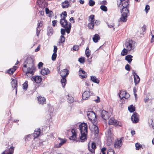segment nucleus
Segmentation results:
<instances>
[{"instance_id": "nucleus-31", "label": "nucleus", "mask_w": 154, "mask_h": 154, "mask_svg": "<svg viewBox=\"0 0 154 154\" xmlns=\"http://www.w3.org/2000/svg\"><path fill=\"white\" fill-rule=\"evenodd\" d=\"M132 56L131 55H128L125 57V60L127 61L128 63H130L132 60Z\"/></svg>"}, {"instance_id": "nucleus-33", "label": "nucleus", "mask_w": 154, "mask_h": 154, "mask_svg": "<svg viewBox=\"0 0 154 154\" xmlns=\"http://www.w3.org/2000/svg\"><path fill=\"white\" fill-rule=\"evenodd\" d=\"M128 109L131 112H134L135 110V107L132 105H131L128 107Z\"/></svg>"}, {"instance_id": "nucleus-17", "label": "nucleus", "mask_w": 154, "mask_h": 154, "mask_svg": "<svg viewBox=\"0 0 154 154\" xmlns=\"http://www.w3.org/2000/svg\"><path fill=\"white\" fill-rule=\"evenodd\" d=\"M92 93H91V94H90L89 91H84L82 94V98L84 100H86L90 95H92Z\"/></svg>"}, {"instance_id": "nucleus-63", "label": "nucleus", "mask_w": 154, "mask_h": 154, "mask_svg": "<svg viewBox=\"0 0 154 154\" xmlns=\"http://www.w3.org/2000/svg\"><path fill=\"white\" fill-rule=\"evenodd\" d=\"M125 100L123 98H120V101L121 102V104H123L125 103Z\"/></svg>"}, {"instance_id": "nucleus-54", "label": "nucleus", "mask_w": 154, "mask_h": 154, "mask_svg": "<svg viewBox=\"0 0 154 154\" xmlns=\"http://www.w3.org/2000/svg\"><path fill=\"white\" fill-rule=\"evenodd\" d=\"M41 30V29L36 28V34L37 36H39Z\"/></svg>"}, {"instance_id": "nucleus-13", "label": "nucleus", "mask_w": 154, "mask_h": 154, "mask_svg": "<svg viewBox=\"0 0 154 154\" xmlns=\"http://www.w3.org/2000/svg\"><path fill=\"white\" fill-rule=\"evenodd\" d=\"M14 147L12 146L9 147L8 146L6 150L4 151L1 154H13Z\"/></svg>"}, {"instance_id": "nucleus-50", "label": "nucleus", "mask_w": 154, "mask_h": 154, "mask_svg": "<svg viewBox=\"0 0 154 154\" xmlns=\"http://www.w3.org/2000/svg\"><path fill=\"white\" fill-rule=\"evenodd\" d=\"M125 69L127 71H130L131 69L130 65L128 64H127L125 66Z\"/></svg>"}, {"instance_id": "nucleus-22", "label": "nucleus", "mask_w": 154, "mask_h": 154, "mask_svg": "<svg viewBox=\"0 0 154 154\" xmlns=\"http://www.w3.org/2000/svg\"><path fill=\"white\" fill-rule=\"evenodd\" d=\"M50 71L49 69L46 68H44L42 69L40 72L43 75H47L49 73Z\"/></svg>"}, {"instance_id": "nucleus-51", "label": "nucleus", "mask_w": 154, "mask_h": 154, "mask_svg": "<svg viewBox=\"0 0 154 154\" xmlns=\"http://www.w3.org/2000/svg\"><path fill=\"white\" fill-rule=\"evenodd\" d=\"M79 61L82 63H83L85 62V59L84 57H80L79 58Z\"/></svg>"}, {"instance_id": "nucleus-30", "label": "nucleus", "mask_w": 154, "mask_h": 154, "mask_svg": "<svg viewBox=\"0 0 154 154\" xmlns=\"http://www.w3.org/2000/svg\"><path fill=\"white\" fill-rule=\"evenodd\" d=\"M91 80L94 83H98L99 82V80H98L95 76H91Z\"/></svg>"}, {"instance_id": "nucleus-61", "label": "nucleus", "mask_w": 154, "mask_h": 154, "mask_svg": "<svg viewBox=\"0 0 154 154\" xmlns=\"http://www.w3.org/2000/svg\"><path fill=\"white\" fill-rule=\"evenodd\" d=\"M101 4L104 5H106L107 4V2L106 1V0H103L102 1L101 3Z\"/></svg>"}, {"instance_id": "nucleus-49", "label": "nucleus", "mask_w": 154, "mask_h": 154, "mask_svg": "<svg viewBox=\"0 0 154 154\" xmlns=\"http://www.w3.org/2000/svg\"><path fill=\"white\" fill-rule=\"evenodd\" d=\"M43 25L42 23V22L40 21L39 23H38L37 24V26L36 27L37 28L40 29L42 26Z\"/></svg>"}, {"instance_id": "nucleus-2", "label": "nucleus", "mask_w": 154, "mask_h": 154, "mask_svg": "<svg viewBox=\"0 0 154 154\" xmlns=\"http://www.w3.org/2000/svg\"><path fill=\"white\" fill-rule=\"evenodd\" d=\"M117 5L119 8L122 12L119 19L120 21L125 22L127 21V17L129 15V2H123L121 1L117 2Z\"/></svg>"}, {"instance_id": "nucleus-15", "label": "nucleus", "mask_w": 154, "mask_h": 154, "mask_svg": "<svg viewBox=\"0 0 154 154\" xmlns=\"http://www.w3.org/2000/svg\"><path fill=\"white\" fill-rule=\"evenodd\" d=\"M139 115L136 112H134L131 117V120L134 123H137L139 121Z\"/></svg>"}, {"instance_id": "nucleus-35", "label": "nucleus", "mask_w": 154, "mask_h": 154, "mask_svg": "<svg viewBox=\"0 0 154 154\" xmlns=\"http://www.w3.org/2000/svg\"><path fill=\"white\" fill-rule=\"evenodd\" d=\"M128 50L125 48H124L122 51L121 52V55L122 56H124L127 55L128 53Z\"/></svg>"}, {"instance_id": "nucleus-29", "label": "nucleus", "mask_w": 154, "mask_h": 154, "mask_svg": "<svg viewBox=\"0 0 154 154\" xmlns=\"http://www.w3.org/2000/svg\"><path fill=\"white\" fill-rule=\"evenodd\" d=\"M47 33L48 35L51 36L53 34L52 28L51 26H49L47 29Z\"/></svg>"}, {"instance_id": "nucleus-57", "label": "nucleus", "mask_w": 154, "mask_h": 154, "mask_svg": "<svg viewBox=\"0 0 154 154\" xmlns=\"http://www.w3.org/2000/svg\"><path fill=\"white\" fill-rule=\"evenodd\" d=\"M143 32H145L146 30V26L145 25H143L141 28Z\"/></svg>"}, {"instance_id": "nucleus-23", "label": "nucleus", "mask_w": 154, "mask_h": 154, "mask_svg": "<svg viewBox=\"0 0 154 154\" xmlns=\"http://www.w3.org/2000/svg\"><path fill=\"white\" fill-rule=\"evenodd\" d=\"M40 132V129H37L33 133V136L34 139L38 137L39 136Z\"/></svg>"}, {"instance_id": "nucleus-14", "label": "nucleus", "mask_w": 154, "mask_h": 154, "mask_svg": "<svg viewBox=\"0 0 154 154\" xmlns=\"http://www.w3.org/2000/svg\"><path fill=\"white\" fill-rule=\"evenodd\" d=\"M129 94L125 91H120L119 95L120 98L128 99L130 97Z\"/></svg>"}, {"instance_id": "nucleus-37", "label": "nucleus", "mask_w": 154, "mask_h": 154, "mask_svg": "<svg viewBox=\"0 0 154 154\" xmlns=\"http://www.w3.org/2000/svg\"><path fill=\"white\" fill-rule=\"evenodd\" d=\"M151 35L152 36V38L151 40V42L152 43L154 42V31L152 30L151 32Z\"/></svg>"}, {"instance_id": "nucleus-48", "label": "nucleus", "mask_w": 154, "mask_h": 154, "mask_svg": "<svg viewBox=\"0 0 154 154\" xmlns=\"http://www.w3.org/2000/svg\"><path fill=\"white\" fill-rule=\"evenodd\" d=\"M73 50L75 51H77L79 49V46L78 45H75L72 48Z\"/></svg>"}, {"instance_id": "nucleus-27", "label": "nucleus", "mask_w": 154, "mask_h": 154, "mask_svg": "<svg viewBox=\"0 0 154 154\" xmlns=\"http://www.w3.org/2000/svg\"><path fill=\"white\" fill-rule=\"evenodd\" d=\"M100 38L99 35L97 34H95L93 38V40L94 42L96 43L98 42Z\"/></svg>"}, {"instance_id": "nucleus-46", "label": "nucleus", "mask_w": 154, "mask_h": 154, "mask_svg": "<svg viewBox=\"0 0 154 154\" xmlns=\"http://www.w3.org/2000/svg\"><path fill=\"white\" fill-rule=\"evenodd\" d=\"M23 89H26L28 87L27 82H25L23 84Z\"/></svg>"}, {"instance_id": "nucleus-42", "label": "nucleus", "mask_w": 154, "mask_h": 154, "mask_svg": "<svg viewBox=\"0 0 154 154\" xmlns=\"http://www.w3.org/2000/svg\"><path fill=\"white\" fill-rule=\"evenodd\" d=\"M135 146L136 149L137 150H139L140 148L142 147V145L138 143H135Z\"/></svg>"}, {"instance_id": "nucleus-64", "label": "nucleus", "mask_w": 154, "mask_h": 154, "mask_svg": "<svg viewBox=\"0 0 154 154\" xmlns=\"http://www.w3.org/2000/svg\"><path fill=\"white\" fill-rule=\"evenodd\" d=\"M40 49V47L39 46H38L37 48L35 50V51L37 52L39 51Z\"/></svg>"}, {"instance_id": "nucleus-6", "label": "nucleus", "mask_w": 154, "mask_h": 154, "mask_svg": "<svg viewBox=\"0 0 154 154\" xmlns=\"http://www.w3.org/2000/svg\"><path fill=\"white\" fill-rule=\"evenodd\" d=\"M112 112L111 111H107L103 110L101 112V117L104 120H107L111 116Z\"/></svg>"}, {"instance_id": "nucleus-44", "label": "nucleus", "mask_w": 154, "mask_h": 154, "mask_svg": "<svg viewBox=\"0 0 154 154\" xmlns=\"http://www.w3.org/2000/svg\"><path fill=\"white\" fill-rule=\"evenodd\" d=\"M57 56V54L56 53H54L53 54L51 57V59L52 60L54 61L56 60Z\"/></svg>"}, {"instance_id": "nucleus-41", "label": "nucleus", "mask_w": 154, "mask_h": 154, "mask_svg": "<svg viewBox=\"0 0 154 154\" xmlns=\"http://www.w3.org/2000/svg\"><path fill=\"white\" fill-rule=\"evenodd\" d=\"M94 127L95 133L96 134H98L99 132V129L98 127L95 125H94Z\"/></svg>"}, {"instance_id": "nucleus-26", "label": "nucleus", "mask_w": 154, "mask_h": 154, "mask_svg": "<svg viewBox=\"0 0 154 154\" xmlns=\"http://www.w3.org/2000/svg\"><path fill=\"white\" fill-rule=\"evenodd\" d=\"M62 6L63 8H67L69 6V2L66 0L62 3Z\"/></svg>"}, {"instance_id": "nucleus-43", "label": "nucleus", "mask_w": 154, "mask_h": 154, "mask_svg": "<svg viewBox=\"0 0 154 154\" xmlns=\"http://www.w3.org/2000/svg\"><path fill=\"white\" fill-rule=\"evenodd\" d=\"M89 5L91 6H93L95 4V2L93 0H89Z\"/></svg>"}, {"instance_id": "nucleus-12", "label": "nucleus", "mask_w": 154, "mask_h": 154, "mask_svg": "<svg viewBox=\"0 0 154 154\" xmlns=\"http://www.w3.org/2000/svg\"><path fill=\"white\" fill-rule=\"evenodd\" d=\"M97 146L95 142H92L91 145L88 144V149L90 152L91 154H95V150Z\"/></svg>"}, {"instance_id": "nucleus-25", "label": "nucleus", "mask_w": 154, "mask_h": 154, "mask_svg": "<svg viewBox=\"0 0 154 154\" xmlns=\"http://www.w3.org/2000/svg\"><path fill=\"white\" fill-rule=\"evenodd\" d=\"M12 86L14 89L16 88V92H17V82L16 80L15 79H13L11 82Z\"/></svg>"}, {"instance_id": "nucleus-1", "label": "nucleus", "mask_w": 154, "mask_h": 154, "mask_svg": "<svg viewBox=\"0 0 154 154\" xmlns=\"http://www.w3.org/2000/svg\"><path fill=\"white\" fill-rule=\"evenodd\" d=\"M35 69L34 60L32 58L28 57L24 63L22 67L23 71L26 73V75L28 77L34 74Z\"/></svg>"}, {"instance_id": "nucleus-7", "label": "nucleus", "mask_w": 154, "mask_h": 154, "mask_svg": "<svg viewBox=\"0 0 154 154\" xmlns=\"http://www.w3.org/2000/svg\"><path fill=\"white\" fill-rule=\"evenodd\" d=\"M109 124L112 125L116 126L122 127V123L118 121L115 120L114 118H111L109 120Z\"/></svg>"}, {"instance_id": "nucleus-3", "label": "nucleus", "mask_w": 154, "mask_h": 154, "mask_svg": "<svg viewBox=\"0 0 154 154\" xmlns=\"http://www.w3.org/2000/svg\"><path fill=\"white\" fill-rule=\"evenodd\" d=\"M81 135L80 139L82 140V141L87 140V136L88 134V125L86 123H81L79 126Z\"/></svg>"}, {"instance_id": "nucleus-58", "label": "nucleus", "mask_w": 154, "mask_h": 154, "mask_svg": "<svg viewBox=\"0 0 154 154\" xmlns=\"http://www.w3.org/2000/svg\"><path fill=\"white\" fill-rule=\"evenodd\" d=\"M149 10V5H146L145 8V10L146 12H147Z\"/></svg>"}, {"instance_id": "nucleus-38", "label": "nucleus", "mask_w": 154, "mask_h": 154, "mask_svg": "<svg viewBox=\"0 0 154 154\" xmlns=\"http://www.w3.org/2000/svg\"><path fill=\"white\" fill-rule=\"evenodd\" d=\"M65 38L63 35H61L60 37V40L59 43H63L65 42Z\"/></svg>"}, {"instance_id": "nucleus-18", "label": "nucleus", "mask_w": 154, "mask_h": 154, "mask_svg": "<svg viewBox=\"0 0 154 154\" xmlns=\"http://www.w3.org/2000/svg\"><path fill=\"white\" fill-rule=\"evenodd\" d=\"M31 79L32 81H34L37 83H40L42 80V78L40 76H34L32 77Z\"/></svg>"}, {"instance_id": "nucleus-20", "label": "nucleus", "mask_w": 154, "mask_h": 154, "mask_svg": "<svg viewBox=\"0 0 154 154\" xmlns=\"http://www.w3.org/2000/svg\"><path fill=\"white\" fill-rule=\"evenodd\" d=\"M133 74L134 77V82L135 85L138 84L140 81V78L139 76L137 75V73L135 72H133Z\"/></svg>"}, {"instance_id": "nucleus-59", "label": "nucleus", "mask_w": 154, "mask_h": 154, "mask_svg": "<svg viewBox=\"0 0 154 154\" xmlns=\"http://www.w3.org/2000/svg\"><path fill=\"white\" fill-rule=\"evenodd\" d=\"M54 53H56L57 50V47L56 46L54 45Z\"/></svg>"}, {"instance_id": "nucleus-39", "label": "nucleus", "mask_w": 154, "mask_h": 154, "mask_svg": "<svg viewBox=\"0 0 154 154\" xmlns=\"http://www.w3.org/2000/svg\"><path fill=\"white\" fill-rule=\"evenodd\" d=\"M100 8L103 11H107V8L104 5H101L100 7Z\"/></svg>"}, {"instance_id": "nucleus-47", "label": "nucleus", "mask_w": 154, "mask_h": 154, "mask_svg": "<svg viewBox=\"0 0 154 154\" xmlns=\"http://www.w3.org/2000/svg\"><path fill=\"white\" fill-rule=\"evenodd\" d=\"M66 31V29L62 28L61 29L60 32L61 33L62 35H65V32Z\"/></svg>"}, {"instance_id": "nucleus-19", "label": "nucleus", "mask_w": 154, "mask_h": 154, "mask_svg": "<svg viewBox=\"0 0 154 154\" xmlns=\"http://www.w3.org/2000/svg\"><path fill=\"white\" fill-rule=\"evenodd\" d=\"M58 139L60 140V142L58 144H57L56 145V147L57 148L60 147L67 141L66 139L65 138L63 139L60 137H58Z\"/></svg>"}, {"instance_id": "nucleus-10", "label": "nucleus", "mask_w": 154, "mask_h": 154, "mask_svg": "<svg viewBox=\"0 0 154 154\" xmlns=\"http://www.w3.org/2000/svg\"><path fill=\"white\" fill-rule=\"evenodd\" d=\"M134 42L132 40H129L128 41L126 42L125 43V47L128 51H131L134 49Z\"/></svg>"}, {"instance_id": "nucleus-45", "label": "nucleus", "mask_w": 154, "mask_h": 154, "mask_svg": "<svg viewBox=\"0 0 154 154\" xmlns=\"http://www.w3.org/2000/svg\"><path fill=\"white\" fill-rule=\"evenodd\" d=\"M106 149H107L106 147H103L101 149V152L102 153V154H106Z\"/></svg>"}, {"instance_id": "nucleus-55", "label": "nucleus", "mask_w": 154, "mask_h": 154, "mask_svg": "<svg viewBox=\"0 0 154 154\" xmlns=\"http://www.w3.org/2000/svg\"><path fill=\"white\" fill-rule=\"evenodd\" d=\"M45 10V11H46V13L47 14H48L49 13H50V14H51V13L52 12L51 11H49V9L48 8H46Z\"/></svg>"}, {"instance_id": "nucleus-52", "label": "nucleus", "mask_w": 154, "mask_h": 154, "mask_svg": "<svg viewBox=\"0 0 154 154\" xmlns=\"http://www.w3.org/2000/svg\"><path fill=\"white\" fill-rule=\"evenodd\" d=\"M52 26H57V20H54L52 21Z\"/></svg>"}, {"instance_id": "nucleus-62", "label": "nucleus", "mask_w": 154, "mask_h": 154, "mask_svg": "<svg viewBox=\"0 0 154 154\" xmlns=\"http://www.w3.org/2000/svg\"><path fill=\"white\" fill-rule=\"evenodd\" d=\"M149 100V98L148 97H145L144 100V102L146 103Z\"/></svg>"}, {"instance_id": "nucleus-4", "label": "nucleus", "mask_w": 154, "mask_h": 154, "mask_svg": "<svg viewBox=\"0 0 154 154\" xmlns=\"http://www.w3.org/2000/svg\"><path fill=\"white\" fill-rule=\"evenodd\" d=\"M60 23L62 27L66 29V32L69 34L72 25L71 23H68L67 21L65 19V17H62L60 20Z\"/></svg>"}, {"instance_id": "nucleus-5", "label": "nucleus", "mask_w": 154, "mask_h": 154, "mask_svg": "<svg viewBox=\"0 0 154 154\" xmlns=\"http://www.w3.org/2000/svg\"><path fill=\"white\" fill-rule=\"evenodd\" d=\"M69 73V71L66 69L62 70L60 72V75L62 77L61 80V83L63 88L65 87L66 84V77L68 75Z\"/></svg>"}, {"instance_id": "nucleus-28", "label": "nucleus", "mask_w": 154, "mask_h": 154, "mask_svg": "<svg viewBox=\"0 0 154 154\" xmlns=\"http://www.w3.org/2000/svg\"><path fill=\"white\" fill-rule=\"evenodd\" d=\"M91 51L89 49V47L88 46L85 50V54L87 58H89V57L91 55Z\"/></svg>"}, {"instance_id": "nucleus-40", "label": "nucleus", "mask_w": 154, "mask_h": 154, "mask_svg": "<svg viewBox=\"0 0 154 154\" xmlns=\"http://www.w3.org/2000/svg\"><path fill=\"white\" fill-rule=\"evenodd\" d=\"M61 18L62 17H65V19L66 18V17L67 16V13L66 11H65L62 13V14L60 15Z\"/></svg>"}, {"instance_id": "nucleus-53", "label": "nucleus", "mask_w": 154, "mask_h": 154, "mask_svg": "<svg viewBox=\"0 0 154 154\" xmlns=\"http://www.w3.org/2000/svg\"><path fill=\"white\" fill-rule=\"evenodd\" d=\"M43 63L42 62H40L38 65V69H40L41 67L43 66Z\"/></svg>"}, {"instance_id": "nucleus-11", "label": "nucleus", "mask_w": 154, "mask_h": 154, "mask_svg": "<svg viewBox=\"0 0 154 154\" xmlns=\"http://www.w3.org/2000/svg\"><path fill=\"white\" fill-rule=\"evenodd\" d=\"M124 139V137H122L120 139H117L115 140L114 146L116 149H119L122 145V141Z\"/></svg>"}, {"instance_id": "nucleus-56", "label": "nucleus", "mask_w": 154, "mask_h": 154, "mask_svg": "<svg viewBox=\"0 0 154 154\" xmlns=\"http://www.w3.org/2000/svg\"><path fill=\"white\" fill-rule=\"evenodd\" d=\"M114 25L113 23H112V24H108V26L109 28H111L112 27H113V30H115V28L114 27Z\"/></svg>"}, {"instance_id": "nucleus-24", "label": "nucleus", "mask_w": 154, "mask_h": 154, "mask_svg": "<svg viewBox=\"0 0 154 154\" xmlns=\"http://www.w3.org/2000/svg\"><path fill=\"white\" fill-rule=\"evenodd\" d=\"M17 66H14L12 68H11L8 70L7 73L9 74H13L15 71L17 69Z\"/></svg>"}, {"instance_id": "nucleus-32", "label": "nucleus", "mask_w": 154, "mask_h": 154, "mask_svg": "<svg viewBox=\"0 0 154 154\" xmlns=\"http://www.w3.org/2000/svg\"><path fill=\"white\" fill-rule=\"evenodd\" d=\"M94 15L93 14L90 15L89 17V21L91 22L94 23Z\"/></svg>"}, {"instance_id": "nucleus-16", "label": "nucleus", "mask_w": 154, "mask_h": 154, "mask_svg": "<svg viewBox=\"0 0 154 154\" xmlns=\"http://www.w3.org/2000/svg\"><path fill=\"white\" fill-rule=\"evenodd\" d=\"M37 98L39 104L43 105L46 103V99L44 97L39 96Z\"/></svg>"}, {"instance_id": "nucleus-21", "label": "nucleus", "mask_w": 154, "mask_h": 154, "mask_svg": "<svg viewBox=\"0 0 154 154\" xmlns=\"http://www.w3.org/2000/svg\"><path fill=\"white\" fill-rule=\"evenodd\" d=\"M79 75L81 76V78L83 79L87 77V74L84 70L80 69L79 72Z\"/></svg>"}, {"instance_id": "nucleus-36", "label": "nucleus", "mask_w": 154, "mask_h": 154, "mask_svg": "<svg viewBox=\"0 0 154 154\" xmlns=\"http://www.w3.org/2000/svg\"><path fill=\"white\" fill-rule=\"evenodd\" d=\"M67 96L68 97L67 98V101L69 103H72L74 101L73 97L71 96H69V95H68Z\"/></svg>"}, {"instance_id": "nucleus-34", "label": "nucleus", "mask_w": 154, "mask_h": 154, "mask_svg": "<svg viewBox=\"0 0 154 154\" xmlns=\"http://www.w3.org/2000/svg\"><path fill=\"white\" fill-rule=\"evenodd\" d=\"M94 23L90 22L89 23L88 25V28L91 29H94Z\"/></svg>"}, {"instance_id": "nucleus-60", "label": "nucleus", "mask_w": 154, "mask_h": 154, "mask_svg": "<svg viewBox=\"0 0 154 154\" xmlns=\"http://www.w3.org/2000/svg\"><path fill=\"white\" fill-rule=\"evenodd\" d=\"M95 24L96 25H99L100 23V21L98 20H96L94 22Z\"/></svg>"}, {"instance_id": "nucleus-9", "label": "nucleus", "mask_w": 154, "mask_h": 154, "mask_svg": "<svg viewBox=\"0 0 154 154\" xmlns=\"http://www.w3.org/2000/svg\"><path fill=\"white\" fill-rule=\"evenodd\" d=\"M87 115L89 119L92 122H94L97 120L96 116L95 113L93 111H88Z\"/></svg>"}, {"instance_id": "nucleus-8", "label": "nucleus", "mask_w": 154, "mask_h": 154, "mask_svg": "<svg viewBox=\"0 0 154 154\" xmlns=\"http://www.w3.org/2000/svg\"><path fill=\"white\" fill-rule=\"evenodd\" d=\"M71 132L72 133V136L70 137L69 139L73 140L76 141L77 142H84L85 141H82V140L80 139V136L79 138L77 137V134L75 131H73V130H72Z\"/></svg>"}]
</instances>
